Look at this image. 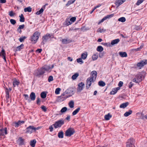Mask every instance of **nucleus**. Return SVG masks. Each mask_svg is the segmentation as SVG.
Segmentation results:
<instances>
[{
    "instance_id": "nucleus-60",
    "label": "nucleus",
    "mask_w": 147,
    "mask_h": 147,
    "mask_svg": "<svg viewBox=\"0 0 147 147\" xmlns=\"http://www.w3.org/2000/svg\"><path fill=\"white\" fill-rule=\"evenodd\" d=\"M106 18L104 17L98 23V24H99L100 23L103 22L105 20H106Z\"/></svg>"
},
{
    "instance_id": "nucleus-24",
    "label": "nucleus",
    "mask_w": 147,
    "mask_h": 147,
    "mask_svg": "<svg viewBox=\"0 0 147 147\" xmlns=\"http://www.w3.org/2000/svg\"><path fill=\"white\" fill-rule=\"evenodd\" d=\"M120 41V40L119 39L117 38L114 40H113L111 41V44L112 45H114L115 44L118 43Z\"/></svg>"
},
{
    "instance_id": "nucleus-48",
    "label": "nucleus",
    "mask_w": 147,
    "mask_h": 147,
    "mask_svg": "<svg viewBox=\"0 0 147 147\" xmlns=\"http://www.w3.org/2000/svg\"><path fill=\"white\" fill-rule=\"evenodd\" d=\"M74 2V1H69L67 4H66V5L67 6H68L70 4L73 3Z\"/></svg>"
},
{
    "instance_id": "nucleus-57",
    "label": "nucleus",
    "mask_w": 147,
    "mask_h": 147,
    "mask_svg": "<svg viewBox=\"0 0 147 147\" xmlns=\"http://www.w3.org/2000/svg\"><path fill=\"white\" fill-rule=\"evenodd\" d=\"M41 108L44 112H46L47 111V109L46 107L44 105H42L41 106Z\"/></svg>"
},
{
    "instance_id": "nucleus-25",
    "label": "nucleus",
    "mask_w": 147,
    "mask_h": 147,
    "mask_svg": "<svg viewBox=\"0 0 147 147\" xmlns=\"http://www.w3.org/2000/svg\"><path fill=\"white\" fill-rule=\"evenodd\" d=\"M129 105L128 102H126L121 104L120 106V108H124Z\"/></svg>"
},
{
    "instance_id": "nucleus-21",
    "label": "nucleus",
    "mask_w": 147,
    "mask_h": 147,
    "mask_svg": "<svg viewBox=\"0 0 147 147\" xmlns=\"http://www.w3.org/2000/svg\"><path fill=\"white\" fill-rule=\"evenodd\" d=\"M20 82L16 79H15L13 81V84L14 87L17 86H18L20 84Z\"/></svg>"
},
{
    "instance_id": "nucleus-58",
    "label": "nucleus",
    "mask_w": 147,
    "mask_h": 147,
    "mask_svg": "<svg viewBox=\"0 0 147 147\" xmlns=\"http://www.w3.org/2000/svg\"><path fill=\"white\" fill-rule=\"evenodd\" d=\"M76 20V18L75 17H73L71 18L70 19V21L71 22H74Z\"/></svg>"
},
{
    "instance_id": "nucleus-37",
    "label": "nucleus",
    "mask_w": 147,
    "mask_h": 147,
    "mask_svg": "<svg viewBox=\"0 0 147 147\" xmlns=\"http://www.w3.org/2000/svg\"><path fill=\"white\" fill-rule=\"evenodd\" d=\"M20 22H23L25 21V19L24 17L23 14H22L20 16Z\"/></svg>"
},
{
    "instance_id": "nucleus-22",
    "label": "nucleus",
    "mask_w": 147,
    "mask_h": 147,
    "mask_svg": "<svg viewBox=\"0 0 147 147\" xmlns=\"http://www.w3.org/2000/svg\"><path fill=\"white\" fill-rule=\"evenodd\" d=\"M119 54L120 56L122 57H126L127 56V54L125 52H119Z\"/></svg>"
},
{
    "instance_id": "nucleus-54",
    "label": "nucleus",
    "mask_w": 147,
    "mask_h": 147,
    "mask_svg": "<svg viewBox=\"0 0 147 147\" xmlns=\"http://www.w3.org/2000/svg\"><path fill=\"white\" fill-rule=\"evenodd\" d=\"M71 24V22L70 20H66V24L67 25Z\"/></svg>"
},
{
    "instance_id": "nucleus-49",
    "label": "nucleus",
    "mask_w": 147,
    "mask_h": 147,
    "mask_svg": "<svg viewBox=\"0 0 147 147\" xmlns=\"http://www.w3.org/2000/svg\"><path fill=\"white\" fill-rule=\"evenodd\" d=\"M144 0H138L136 3V5H139Z\"/></svg>"
},
{
    "instance_id": "nucleus-19",
    "label": "nucleus",
    "mask_w": 147,
    "mask_h": 147,
    "mask_svg": "<svg viewBox=\"0 0 147 147\" xmlns=\"http://www.w3.org/2000/svg\"><path fill=\"white\" fill-rule=\"evenodd\" d=\"M45 73V70L44 69H43V67H42L41 69L39 70L37 76H40L42 75L43 74Z\"/></svg>"
},
{
    "instance_id": "nucleus-1",
    "label": "nucleus",
    "mask_w": 147,
    "mask_h": 147,
    "mask_svg": "<svg viewBox=\"0 0 147 147\" xmlns=\"http://www.w3.org/2000/svg\"><path fill=\"white\" fill-rule=\"evenodd\" d=\"M133 80V82L136 83H138L142 81V79L144 78L143 73L142 72H139Z\"/></svg>"
},
{
    "instance_id": "nucleus-63",
    "label": "nucleus",
    "mask_w": 147,
    "mask_h": 147,
    "mask_svg": "<svg viewBox=\"0 0 147 147\" xmlns=\"http://www.w3.org/2000/svg\"><path fill=\"white\" fill-rule=\"evenodd\" d=\"M134 84L132 83V82H130L129 84V88H131L133 86Z\"/></svg>"
},
{
    "instance_id": "nucleus-45",
    "label": "nucleus",
    "mask_w": 147,
    "mask_h": 147,
    "mask_svg": "<svg viewBox=\"0 0 147 147\" xmlns=\"http://www.w3.org/2000/svg\"><path fill=\"white\" fill-rule=\"evenodd\" d=\"M67 108L66 107H64L61 109L60 111L62 113H65L67 111Z\"/></svg>"
},
{
    "instance_id": "nucleus-33",
    "label": "nucleus",
    "mask_w": 147,
    "mask_h": 147,
    "mask_svg": "<svg viewBox=\"0 0 147 147\" xmlns=\"http://www.w3.org/2000/svg\"><path fill=\"white\" fill-rule=\"evenodd\" d=\"M106 31V30L104 29L103 28H99L98 29L97 32H98L102 33L105 32Z\"/></svg>"
},
{
    "instance_id": "nucleus-36",
    "label": "nucleus",
    "mask_w": 147,
    "mask_h": 147,
    "mask_svg": "<svg viewBox=\"0 0 147 147\" xmlns=\"http://www.w3.org/2000/svg\"><path fill=\"white\" fill-rule=\"evenodd\" d=\"M97 51L99 52H102L103 50V48L101 46H98L97 48Z\"/></svg>"
},
{
    "instance_id": "nucleus-56",
    "label": "nucleus",
    "mask_w": 147,
    "mask_h": 147,
    "mask_svg": "<svg viewBox=\"0 0 147 147\" xmlns=\"http://www.w3.org/2000/svg\"><path fill=\"white\" fill-rule=\"evenodd\" d=\"M15 14V13H14L12 11H10L9 13V15L10 16H13Z\"/></svg>"
},
{
    "instance_id": "nucleus-39",
    "label": "nucleus",
    "mask_w": 147,
    "mask_h": 147,
    "mask_svg": "<svg viewBox=\"0 0 147 147\" xmlns=\"http://www.w3.org/2000/svg\"><path fill=\"white\" fill-rule=\"evenodd\" d=\"M41 97L42 98H45L47 96L45 92H42L40 94Z\"/></svg>"
},
{
    "instance_id": "nucleus-40",
    "label": "nucleus",
    "mask_w": 147,
    "mask_h": 147,
    "mask_svg": "<svg viewBox=\"0 0 147 147\" xmlns=\"http://www.w3.org/2000/svg\"><path fill=\"white\" fill-rule=\"evenodd\" d=\"M20 141V145H22L24 144V140L21 137H20L18 140Z\"/></svg>"
},
{
    "instance_id": "nucleus-59",
    "label": "nucleus",
    "mask_w": 147,
    "mask_h": 147,
    "mask_svg": "<svg viewBox=\"0 0 147 147\" xmlns=\"http://www.w3.org/2000/svg\"><path fill=\"white\" fill-rule=\"evenodd\" d=\"M120 89V87H117V88H115L113 89V90L115 92H116V93H117V91L118 90H119V89Z\"/></svg>"
},
{
    "instance_id": "nucleus-50",
    "label": "nucleus",
    "mask_w": 147,
    "mask_h": 147,
    "mask_svg": "<svg viewBox=\"0 0 147 147\" xmlns=\"http://www.w3.org/2000/svg\"><path fill=\"white\" fill-rule=\"evenodd\" d=\"M10 22L13 25H14L16 23V21L13 19L10 20Z\"/></svg>"
},
{
    "instance_id": "nucleus-7",
    "label": "nucleus",
    "mask_w": 147,
    "mask_h": 147,
    "mask_svg": "<svg viewBox=\"0 0 147 147\" xmlns=\"http://www.w3.org/2000/svg\"><path fill=\"white\" fill-rule=\"evenodd\" d=\"M94 80L91 78H88L86 80V88L88 89L91 86L92 83L94 82Z\"/></svg>"
},
{
    "instance_id": "nucleus-43",
    "label": "nucleus",
    "mask_w": 147,
    "mask_h": 147,
    "mask_svg": "<svg viewBox=\"0 0 147 147\" xmlns=\"http://www.w3.org/2000/svg\"><path fill=\"white\" fill-rule=\"evenodd\" d=\"M98 56L96 54H94L92 56V59L93 60L95 61L98 58Z\"/></svg>"
},
{
    "instance_id": "nucleus-42",
    "label": "nucleus",
    "mask_w": 147,
    "mask_h": 147,
    "mask_svg": "<svg viewBox=\"0 0 147 147\" xmlns=\"http://www.w3.org/2000/svg\"><path fill=\"white\" fill-rule=\"evenodd\" d=\"M61 89L60 88H57L55 90V93L56 94H59L60 91L61 90Z\"/></svg>"
},
{
    "instance_id": "nucleus-29",
    "label": "nucleus",
    "mask_w": 147,
    "mask_h": 147,
    "mask_svg": "<svg viewBox=\"0 0 147 147\" xmlns=\"http://www.w3.org/2000/svg\"><path fill=\"white\" fill-rule=\"evenodd\" d=\"M58 137L59 138H62L63 137V131H59L58 134Z\"/></svg>"
},
{
    "instance_id": "nucleus-64",
    "label": "nucleus",
    "mask_w": 147,
    "mask_h": 147,
    "mask_svg": "<svg viewBox=\"0 0 147 147\" xmlns=\"http://www.w3.org/2000/svg\"><path fill=\"white\" fill-rule=\"evenodd\" d=\"M36 103L37 104H38L40 102V100L39 98H37Z\"/></svg>"
},
{
    "instance_id": "nucleus-62",
    "label": "nucleus",
    "mask_w": 147,
    "mask_h": 147,
    "mask_svg": "<svg viewBox=\"0 0 147 147\" xmlns=\"http://www.w3.org/2000/svg\"><path fill=\"white\" fill-rule=\"evenodd\" d=\"M5 91L6 94H9L10 91L8 90V88H5Z\"/></svg>"
},
{
    "instance_id": "nucleus-52",
    "label": "nucleus",
    "mask_w": 147,
    "mask_h": 147,
    "mask_svg": "<svg viewBox=\"0 0 147 147\" xmlns=\"http://www.w3.org/2000/svg\"><path fill=\"white\" fill-rule=\"evenodd\" d=\"M114 16V14H112L111 15H107L105 17L106 18V19H107V18H110L111 17H113Z\"/></svg>"
},
{
    "instance_id": "nucleus-16",
    "label": "nucleus",
    "mask_w": 147,
    "mask_h": 147,
    "mask_svg": "<svg viewBox=\"0 0 147 147\" xmlns=\"http://www.w3.org/2000/svg\"><path fill=\"white\" fill-rule=\"evenodd\" d=\"M125 1V0H117L115 2V4L118 7L120 5L122 4Z\"/></svg>"
},
{
    "instance_id": "nucleus-61",
    "label": "nucleus",
    "mask_w": 147,
    "mask_h": 147,
    "mask_svg": "<svg viewBox=\"0 0 147 147\" xmlns=\"http://www.w3.org/2000/svg\"><path fill=\"white\" fill-rule=\"evenodd\" d=\"M123 82L122 81H120L119 82V84H118V86H119V87H120V88L121 87L122 85H123Z\"/></svg>"
},
{
    "instance_id": "nucleus-30",
    "label": "nucleus",
    "mask_w": 147,
    "mask_h": 147,
    "mask_svg": "<svg viewBox=\"0 0 147 147\" xmlns=\"http://www.w3.org/2000/svg\"><path fill=\"white\" fill-rule=\"evenodd\" d=\"M80 110V108H78L76 110H75L72 113L73 115H76L79 111Z\"/></svg>"
},
{
    "instance_id": "nucleus-15",
    "label": "nucleus",
    "mask_w": 147,
    "mask_h": 147,
    "mask_svg": "<svg viewBox=\"0 0 147 147\" xmlns=\"http://www.w3.org/2000/svg\"><path fill=\"white\" fill-rule=\"evenodd\" d=\"M24 121H19L17 122H15L13 123L14 125L16 127H18L19 126L21 125L22 124L24 123Z\"/></svg>"
},
{
    "instance_id": "nucleus-23",
    "label": "nucleus",
    "mask_w": 147,
    "mask_h": 147,
    "mask_svg": "<svg viewBox=\"0 0 147 147\" xmlns=\"http://www.w3.org/2000/svg\"><path fill=\"white\" fill-rule=\"evenodd\" d=\"M36 143V141L35 139L31 140L30 145L32 147H34L35 146Z\"/></svg>"
},
{
    "instance_id": "nucleus-8",
    "label": "nucleus",
    "mask_w": 147,
    "mask_h": 147,
    "mask_svg": "<svg viewBox=\"0 0 147 147\" xmlns=\"http://www.w3.org/2000/svg\"><path fill=\"white\" fill-rule=\"evenodd\" d=\"M65 93L67 95L66 96L67 98L71 96L74 94L73 91L70 88L67 89L65 91Z\"/></svg>"
},
{
    "instance_id": "nucleus-27",
    "label": "nucleus",
    "mask_w": 147,
    "mask_h": 147,
    "mask_svg": "<svg viewBox=\"0 0 147 147\" xmlns=\"http://www.w3.org/2000/svg\"><path fill=\"white\" fill-rule=\"evenodd\" d=\"M111 117L112 115L109 113L105 115V119L106 120H109L110 118H111Z\"/></svg>"
},
{
    "instance_id": "nucleus-17",
    "label": "nucleus",
    "mask_w": 147,
    "mask_h": 147,
    "mask_svg": "<svg viewBox=\"0 0 147 147\" xmlns=\"http://www.w3.org/2000/svg\"><path fill=\"white\" fill-rule=\"evenodd\" d=\"M60 41H61L62 43L63 44H67L71 41L70 39H65L60 40Z\"/></svg>"
},
{
    "instance_id": "nucleus-3",
    "label": "nucleus",
    "mask_w": 147,
    "mask_h": 147,
    "mask_svg": "<svg viewBox=\"0 0 147 147\" xmlns=\"http://www.w3.org/2000/svg\"><path fill=\"white\" fill-rule=\"evenodd\" d=\"M135 140L133 138H130L127 140L126 147H135Z\"/></svg>"
},
{
    "instance_id": "nucleus-47",
    "label": "nucleus",
    "mask_w": 147,
    "mask_h": 147,
    "mask_svg": "<svg viewBox=\"0 0 147 147\" xmlns=\"http://www.w3.org/2000/svg\"><path fill=\"white\" fill-rule=\"evenodd\" d=\"M24 97L25 99L28 100L29 102H30V100L29 99V96L28 94H24Z\"/></svg>"
},
{
    "instance_id": "nucleus-46",
    "label": "nucleus",
    "mask_w": 147,
    "mask_h": 147,
    "mask_svg": "<svg viewBox=\"0 0 147 147\" xmlns=\"http://www.w3.org/2000/svg\"><path fill=\"white\" fill-rule=\"evenodd\" d=\"M24 47V45L23 44H21L20 46L17 47L16 51H20V50L22 49L23 47Z\"/></svg>"
},
{
    "instance_id": "nucleus-41",
    "label": "nucleus",
    "mask_w": 147,
    "mask_h": 147,
    "mask_svg": "<svg viewBox=\"0 0 147 147\" xmlns=\"http://www.w3.org/2000/svg\"><path fill=\"white\" fill-rule=\"evenodd\" d=\"M82 58L81 57L77 59V62L81 64H82L84 63V62L82 60Z\"/></svg>"
},
{
    "instance_id": "nucleus-35",
    "label": "nucleus",
    "mask_w": 147,
    "mask_h": 147,
    "mask_svg": "<svg viewBox=\"0 0 147 147\" xmlns=\"http://www.w3.org/2000/svg\"><path fill=\"white\" fill-rule=\"evenodd\" d=\"M69 105L70 108H72L74 107V102L72 101H71L69 103Z\"/></svg>"
},
{
    "instance_id": "nucleus-44",
    "label": "nucleus",
    "mask_w": 147,
    "mask_h": 147,
    "mask_svg": "<svg viewBox=\"0 0 147 147\" xmlns=\"http://www.w3.org/2000/svg\"><path fill=\"white\" fill-rule=\"evenodd\" d=\"M44 10L42 8H41L39 11H37L36 13V14L39 15L41 14L43 11Z\"/></svg>"
},
{
    "instance_id": "nucleus-26",
    "label": "nucleus",
    "mask_w": 147,
    "mask_h": 147,
    "mask_svg": "<svg viewBox=\"0 0 147 147\" xmlns=\"http://www.w3.org/2000/svg\"><path fill=\"white\" fill-rule=\"evenodd\" d=\"M132 111L131 110H129L128 111L124 113V115L125 117H127L131 115L132 113Z\"/></svg>"
},
{
    "instance_id": "nucleus-5",
    "label": "nucleus",
    "mask_w": 147,
    "mask_h": 147,
    "mask_svg": "<svg viewBox=\"0 0 147 147\" xmlns=\"http://www.w3.org/2000/svg\"><path fill=\"white\" fill-rule=\"evenodd\" d=\"M52 36L51 34H47L46 35L42 37V41L41 42V44L44 45L48 40Z\"/></svg>"
},
{
    "instance_id": "nucleus-6",
    "label": "nucleus",
    "mask_w": 147,
    "mask_h": 147,
    "mask_svg": "<svg viewBox=\"0 0 147 147\" xmlns=\"http://www.w3.org/2000/svg\"><path fill=\"white\" fill-rule=\"evenodd\" d=\"M75 131L73 128L68 129L65 132V135L66 136L70 137L75 133Z\"/></svg>"
},
{
    "instance_id": "nucleus-14",
    "label": "nucleus",
    "mask_w": 147,
    "mask_h": 147,
    "mask_svg": "<svg viewBox=\"0 0 147 147\" xmlns=\"http://www.w3.org/2000/svg\"><path fill=\"white\" fill-rule=\"evenodd\" d=\"M7 134V128L5 127L3 129H0V136H4Z\"/></svg>"
},
{
    "instance_id": "nucleus-9",
    "label": "nucleus",
    "mask_w": 147,
    "mask_h": 147,
    "mask_svg": "<svg viewBox=\"0 0 147 147\" xmlns=\"http://www.w3.org/2000/svg\"><path fill=\"white\" fill-rule=\"evenodd\" d=\"M97 75V73L96 71H93L91 72V76L89 78H91L94 81L96 78Z\"/></svg>"
},
{
    "instance_id": "nucleus-18",
    "label": "nucleus",
    "mask_w": 147,
    "mask_h": 147,
    "mask_svg": "<svg viewBox=\"0 0 147 147\" xmlns=\"http://www.w3.org/2000/svg\"><path fill=\"white\" fill-rule=\"evenodd\" d=\"M30 97L31 100L33 101L36 98L35 93L33 92H32L30 94Z\"/></svg>"
},
{
    "instance_id": "nucleus-55",
    "label": "nucleus",
    "mask_w": 147,
    "mask_h": 147,
    "mask_svg": "<svg viewBox=\"0 0 147 147\" xmlns=\"http://www.w3.org/2000/svg\"><path fill=\"white\" fill-rule=\"evenodd\" d=\"M26 37L25 36H24L22 37H20L19 39V41L20 42H22L25 39H26Z\"/></svg>"
},
{
    "instance_id": "nucleus-38",
    "label": "nucleus",
    "mask_w": 147,
    "mask_h": 147,
    "mask_svg": "<svg viewBox=\"0 0 147 147\" xmlns=\"http://www.w3.org/2000/svg\"><path fill=\"white\" fill-rule=\"evenodd\" d=\"M126 20L125 18L124 17L120 18L118 19V21L119 22H124Z\"/></svg>"
},
{
    "instance_id": "nucleus-34",
    "label": "nucleus",
    "mask_w": 147,
    "mask_h": 147,
    "mask_svg": "<svg viewBox=\"0 0 147 147\" xmlns=\"http://www.w3.org/2000/svg\"><path fill=\"white\" fill-rule=\"evenodd\" d=\"M32 11V8L30 7H28L24 9V11L25 12L28 11L30 12Z\"/></svg>"
},
{
    "instance_id": "nucleus-12",
    "label": "nucleus",
    "mask_w": 147,
    "mask_h": 147,
    "mask_svg": "<svg viewBox=\"0 0 147 147\" xmlns=\"http://www.w3.org/2000/svg\"><path fill=\"white\" fill-rule=\"evenodd\" d=\"M0 56L3 58L4 61L6 62V53L4 49H2L1 51L0 52Z\"/></svg>"
},
{
    "instance_id": "nucleus-10",
    "label": "nucleus",
    "mask_w": 147,
    "mask_h": 147,
    "mask_svg": "<svg viewBox=\"0 0 147 147\" xmlns=\"http://www.w3.org/2000/svg\"><path fill=\"white\" fill-rule=\"evenodd\" d=\"M147 64V60H144L141 61L140 62L138 63L137 66L139 67H142Z\"/></svg>"
},
{
    "instance_id": "nucleus-2",
    "label": "nucleus",
    "mask_w": 147,
    "mask_h": 147,
    "mask_svg": "<svg viewBox=\"0 0 147 147\" xmlns=\"http://www.w3.org/2000/svg\"><path fill=\"white\" fill-rule=\"evenodd\" d=\"M40 33L38 31L35 32L31 37L30 40L34 43H35L38 40Z\"/></svg>"
},
{
    "instance_id": "nucleus-28",
    "label": "nucleus",
    "mask_w": 147,
    "mask_h": 147,
    "mask_svg": "<svg viewBox=\"0 0 147 147\" xmlns=\"http://www.w3.org/2000/svg\"><path fill=\"white\" fill-rule=\"evenodd\" d=\"M87 56V52L82 53L81 55V58L83 59H86Z\"/></svg>"
},
{
    "instance_id": "nucleus-53",
    "label": "nucleus",
    "mask_w": 147,
    "mask_h": 147,
    "mask_svg": "<svg viewBox=\"0 0 147 147\" xmlns=\"http://www.w3.org/2000/svg\"><path fill=\"white\" fill-rule=\"evenodd\" d=\"M24 24L20 25L19 27L18 28V30L19 29H21L24 28Z\"/></svg>"
},
{
    "instance_id": "nucleus-13",
    "label": "nucleus",
    "mask_w": 147,
    "mask_h": 147,
    "mask_svg": "<svg viewBox=\"0 0 147 147\" xmlns=\"http://www.w3.org/2000/svg\"><path fill=\"white\" fill-rule=\"evenodd\" d=\"M84 86V84L83 82H81L79 83L78 85V88L77 91L79 92H81Z\"/></svg>"
},
{
    "instance_id": "nucleus-32",
    "label": "nucleus",
    "mask_w": 147,
    "mask_h": 147,
    "mask_svg": "<svg viewBox=\"0 0 147 147\" xmlns=\"http://www.w3.org/2000/svg\"><path fill=\"white\" fill-rule=\"evenodd\" d=\"M98 84L100 86H104L105 85V82L102 81H100L98 82Z\"/></svg>"
},
{
    "instance_id": "nucleus-51",
    "label": "nucleus",
    "mask_w": 147,
    "mask_h": 147,
    "mask_svg": "<svg viewBox=\"0 0 147 147\" xmlns=\"http://www.w3.org/2000/svg\"><path fill=\"white\" fill-rule=\"evenodd\" d=\"M53 77L52 76H50L48 78V81L49 82L53 80Z\"/></svg>"
},
{
    "instance_id": "nucleus-20",
    "label": "nucleus",
    "mask_w": 147,
    "mask_h": 147,
    "mask_svg": "<svg viewBox=\"0 0 147 147\" xmlns=\"http://www.w3.org/2000/svg\"><path fill=\"white\" fill-rule=\"evenodd\" d=\"M42 67L45 71H46L49 72H50L51 71L50 66L45 65Z\"/></svg>"
},
{
    "instance_id": "nucleus-4",
    "label": "nucleus",
    "mask_w": 147,
    "mask_h": 147,
    "mask_svg": "<svg viewBox=\"0 0 147 147\" xmlns=\"http://www.w3.org/2000/svg\"><path fill=\"white\" fill-rule=\"evenodd\" d=\"M64 122L63 119H60L56 121L53 125L55 128H57L61 127L64 124Z\"/></svg>"
},
{
    "instance_id": "nucleus-11",
    "label": "nucleus",
    "mask_w": 147,
    "mask_h": 147,
    "mask_svg": "<svg viewBox=\"0 0 147 147\" xmlns=\"http://www.w3.org/2000/svg\"><path fill=\"white\" fill-rule=\"evenodd\" d=\"M34 127L33 126H30L26 129V133H32L33 131H34Z\"/></svg>"
},
{
    "instance_id": "nucleus-31",
    "label": "nucleus",
    "mask_w": 147,
    "mask_h": 147,
    "mask_svg": "<svg viewBox=\"0 0 147 147\" xmlns=\"http://www.w3.org/2000/svg\"><path fill=\"white\" fill-rule=\"evenodd\" d=\"M79 75V74L76 73L72 76L71 78L73 80H75L78 77Z\"/></svg>"
}]
</instances>
